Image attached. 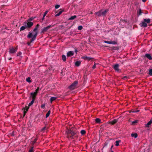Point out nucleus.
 <instances>
[{
    "label": "nucleus",
    "instance_id": "1",
    "mask_svg": "<svg viewBox=\"0 0 152 152\" xmlns=\"http://www.w3.org/2000/svg\"><path fill=\"white\" fill-rule=\"evenodd\" d=\"M39 26V24H37L35 27V28L34 29L33 31L35 32V33L33 35H32V33L31 32H29L28 36L27 37L28 38H30L31 37L32 38L31 40L30 41V42H32L34 41L37 35V30Z\"/></svg>",
    "mask_w": 152,
    "mask_h": 152
},
{
    "label": "nucleus",
    "instance_id": "2",
    "mask_svg": "<svg viewBox=\"0 0 152 152\" xmlns=\"http://www.w3.org/2000/svg\"><path fill=\"white\" fill-rule=\"evenodd\" d=\"M77 133V132H74L71 129H67L66 133L68 139H72L73 138V136L76 134Z\"/></svg>",
    "mask_w": 152,
    "mask_h": 152
},
{
    "label": "nucleus",
    "instance_id": "3",
    "mask_svg": "<svg viewBox=\"0 0 152 152\" xmlns=\"http://www.w3.org/2000/svg\"><path fill=\"white\" fill-rule=\"evenodd\" d=\"M34 24L33 23L29 21L28 20L25 22L24 23V25L27 28H29L31 27Z\"/></svg>",
    "mask_w": 152,
    "mask_h": 152
},
{
    "label": "nucleus",
    "instance_id": "4",
    "mask_svg": "<svg viewBox=\"0 0 152 152\" xmlns=\"http://www.w3.org/2000/svg\"><path fill=\"white\" fill-rule=\"evenodd\" d=\"M77 83V82L75 81L72 83L69 87V88L71 90H73L75 89Z\"/></svg>",
    "mask_w": 152,
    "mask_h": 152
},
{
    "label": "nucleus",
    "instance_id": "5",
    "mask_svg": "<svg viewBox=\"0 0 152 152\" xmlns=\"http://www.w3.org/2000/svg\"><path fill=\"white\" fill-rule=\"evenodd\" d=\"M17 50V48H15L12 47L9 48V52L10 54H13L15 53Z\"/></svg>",
    "mask_w": 152,
    "mask_h": 152
},
{
    "label": "nucleus",
    "instance_id": "6",
    "mask_svg": "<svg viewBox=\"0 0 152 152\" xmlns=\"http://www.w3.org/2000/svg\"><path fill=\"white\" fill-rule=\"evenodd\" d=\"M119 65L118 64H116L114 66L113 68L114 70L116 72H119L120 70L119 69Z\"/></svg>",
    "mask_w": 152,
    "mask_h": 152
},
{
    "label": "nucleus",
    "instance_id": "7",
    "mask_svg": "<svg viewBox=\"0 0 152 152\" xmlns=\"http://www.w3.org/2000/svg\"><path fill=\"white\" fill-rule=\"evenodd\" d=\"M52 26L51 25L49 26L46 27H45L42 29V33H44L46 31L49 29Z\"/></svg>",
    "mask_w": 152,
    "mask_h": 152
},
{
    "label": "nucleus",
    "instance_id": "8",
    "mask_svg": "<svg viewBox=\"0 0 152 152\" xmlns=\"http://www.w3.org/2000/svg\"><path fill=\"white\" fill-rule=\"evenodd\" d=\"M74 54V52L73 51H69L67 54V56L68 57H70L73 56Z\"/></svg>",
    "mask_w": 152,
    "mask_h": 152
},
{
    "label": "nucleus",
    "instance_id": "9",
    "mask_svg": "<svg viewBox=\"0 0 152 152\" xmlns=\"http://www.w3.org/2000/svg\"><path fill=\"white\" fill-rule=\"evenodd\" d=\"M38 89L36 90V92H34V93H32L31 94V95L32 96V98L33 99H35V96L36 95L37 93V91H38Z\"/></svg>",
    "mask_w": 152,
    "mask_h": 152
},
{
    "label": "nucleus",
    "instance_id": "10",
    "mask_svg": "<svg viewBox=\"0 0 152 152\" xmlns=\"http://www.w3.org/2000/svg\"><path fill=\"white\" fill-rule=\"evenodd\" d=\"M145 57L148 58L149 60H151L152 59V57L149 54H145Z\"/></svg>",
    "mask_w": 152,
    "mask_h": 152
},
{
    "label": "nucleus",
    "instance_id": "11",
    "mask_svg": "<svg viewBox=\"0 0 152 152\" xmlns=\"http://www.w3.org/2000/svg\"><path fill=\"white\" fill-rule=\"evenodd\" d=\"M101 11H102V15H104L108 11V10L107 9H106L104 10H102Z\"/></svg>",
    "mask_w": 152,
    "mask_h": 152
},
{
    "label": "nucleus",
    "instance_id": "12",
    "mask_svg": "<svg viewBox=\"0 0 152 152\" xmlns=\"http://www.w3.org/2000/svg\"><path fill=\"white\" fill-rule=\"evenodd\" d=\"M82 58L85 60H90L91 59V58L89 57H87L86 56H83L82 57Z\"/></svg>",
    "mask_w": 152,
    "mask_h": 152
},
{
    "label": "nucleus",
    "instance_id": "13",
    "mask_svg": "<svg viewBox=\"0 0 152 152\" xmlns=\"http://www.w3.org/2000/svg\"><path fill=\"white\" fill-rule=\"evenodd\" d=\"M141 26L142 27H146L147 26V24L144 22H142L141 24Z\"/></svg>",
    "mask_w": 152,
    "mask_h": 152
},
{
    "label": "nucleus",
    "instance_id": "14",
    "mask_svg": "<svg viewBox=\"0 0 152 152\" xmlns=\"http://www.w3.org/2000/svg\"><path fill=\"white\" fill-rule=\"evenodd\" d=\"M117 120L116 119H114L110 122V123L112 125L115 124L117 122Z\"/></svg>",
    "mask_w": 152,
    "mask_h": 152
},
{
    "label": "nucleus",
    "instance_id": "15",
    "mask_svg": "<svg viewBox=\"0 0 152 152\" xmlns=\"http://www.w3.org/2000/svg\"><path fill=\"white\" fill-rule=\"evenodd\" d=\"M57 98V97H56L53 96L51 97L50 99V101L51 103H52L53 101L55 100Z\"/></svg>",
    "mask_w": 152,
    "mask_h": 152
},
{
    "label": "nucleus",
    "instance_id": "16",
    "mask_svg": "<svg viewBox=\"0 0 152 152\" xmlns=\"http://www.w3.org/2000/svg\"><path fill=\"white\" fill-rule=\"evenodd\" d=\"M102 11L100 10V11L95 12V14L96 15H97L99 16H100L101 15H102Z\"/></svg>",
    "mask_w": 152,
    "mask_h": 152
},
{
    "label": "nucleus",
    "instance_id": "17",
    "mask_svg": "<svg viewBox=\"0 0 152 152\" xmlns=\"http://www.w3.org/2000/svg\"><path fill=\"white\" fill-rule=\"evenodd\" d=\"M81 62L80 61H76L75 62V65L77 66H80V64H81Z\"/></svg>",
    "mask_w": 152,
    "mask_h": 152
},
{
    "label": "nucleus",
    "instance_id": "18",
    "mask_svg": "<svg viewBox=\"0 0 152 152\" xmlns=\"http://www.w3.org/2000/svg\"><path fill=\"white\" fill-rule=\"evenodd\" d=\"M132 137L136 138L137 137V133H132L131 134Z\"/></svg>",
    "mask_w": 152,
    "mask_h": 152
},
{
    "label": "nucleus",
    "instance_id": "19",
    "mask_svg": "<svg viewBox=\"0 0 152 152\" xmlns=\"http://www.w3.org/2000/svg\"><path fill=\"white\" fill-rule=\"evenodd\" d=\"M28 107H26L24 108V110L23 111L24 116L25 115L26 113V112L28 111Z\"/></svg>",
    "mask_w": 152,
    "mask_h": 152
},
{
    "label": "nucleus",
    "instance_id": "20",
    "mask_svg": "<svg viewBox=\"0 0 152 152\" xmlns=\"http://www.w3.org/2000/svg\"><path fill=\"white\" fill-rule=\"evenodd\" d=\"M121 142V141L120 140H118V141H116L115 142V145L116 146H118L119 145V143Z\"/></svg>",
    "mask_w": 152,
    "mask_h": 152
},
{
    "label": "nucleus",
    "instance_id": "21",
    "mask_svg": "<svg viewBox=\"0 0 152 152\" xmlns=\"http://www.w3.org/2000/svg\"><path fill=\"white\" fill-rule=\"evenodd\" d=\"M76 17H77L76 15H74V16H72L69 18V20H73L75 18H76Z\"/></svg>",
    "mask_w": 152,
    "mask_h": 152
},
{
    "label": "nucleus",
    "instance_id": "22",
    "mask_svg": "<svg viewBox=\"0 0 152 152\" xmlns=\"http://www.w3.org/2000/svg\"><path fill=\"white\" fill-rule=\"evenodd\" d=\"M96 122L97 123H100L101 120L99 118H96L95 119Z\"/></svg>",
    "mask_w": 152,
    "mask_h": 152
},
{
    "label": "nucleus",
    "instance_id": "23",
    "mask_svg": "<svg viewBox=\"0 0 152 152\" xmlns=\"http://www.w3.org/2000/svg\"><path fill=\"white\" fill-rule=\"evenodd\" d=\"M62 59L64 61H66V56L65 55H63L62 56Z\"/></svg>",
    "mask_w": 152,
    "mask_h": 152
},
{
    "label": "nucleus",
    "instance_id": "24",
    "mask_svg": "<svg viewBox=\"0 0 152 152\" xmlns=\"http://www.w3.org/2000/svg\"><path fill=\"white\" fill-rule=\"evenodd\" d=\"M152 123V121L151 120L147 124H146V126L147 127H148L149 125L151 124Z\"/></svg>",
    "mask_w": 152,
    "mask_h": 152
},
{
    "label": "nucleus",
    "instance_id": "25",
    "mask_svg": "<svg viewBox=\"0 0 152 152\" xmlns=\"http://www.w3.org/2000/svg\"><path fill=\"white\" fill-rule=\"evenodd\" d=\"M144 22H147V23H149L150 22V20L149 19H144Z\"/></svg>",
    "mask_w": 152,
    "mask_h": 152
},
{
    "label": "nucleus",
    "instance_id": "26",
    "mask_svg": "<svg viewBox=\"0 0 152 152\" xmlns=\"http://www.w3.org/2000/svg\"><path fill=\"white\" fill-rule=\"evenodd\" d=\"M34 99H33L31 102L29 104L28 106H31L34 102Z\"/></svg>",
    "mask_w": 152,
    "mask_h": 152
},
{
    "label": "nucleus",
    "instance_id": "27",
    "mask_svg": "<svg viewBox=\"0 0 152 152\" xmlns=\"http://www.w3.org/2000/svg\"><path fill=\"white\" fill-rule=\"evenodd\" d=\"M141 13H142L141 10V9H139L137 11V14L138 15H140Z\"/></svg>",
    "mask_w": 152,
    "mask_h": 152
},
{
    "label": "nucleus",
    "instance_id": "28",
    "mask_svg": "<svg viewBox=\"0 0 152 152\" xmlns=\"http://www.w3.org/2000/svg\"><path fill=\"white\" fill-rule=\"evenodd\" d=\"M50 110H49L48 112V113H47V114L46 115L45 117H46V118H48L49 116V115H50Z\"/></svg>",
    "mask_w": 152,
    "mask_h": 152
},
{
    "label": "nucleus",
    "instance_id": "29",
    "mask_svg": "<svg viewBox=\"0 0 152 152\" xmlns=\"http://www.w3.org/2000/svg\"><path fill=\"white\" fill-rule=\"evenodd\" d=\"M26 28H27V27L24 25V26H22L20 27V30H23Z\"/></svg>",
    "mask_w": 152,
    "mask_h": 152
},
{
    "label": "nucleus",
    "instance_id": "30",
    "mask_svg": "<svg viewBox=\"0 0 152 152\" xmlns=\"http://www.w3.org/2000/svg\"><path fill=\"white\" fill-rule=\"evenodd\" d=\"M117 44V42L115 41H111L110 44L115 45Z\"/></svg>",
    "mask_w": 152,
    "mask_h": 152
},
{
    "label": "nucleus",
    "instance_id": "31",
    "mask_svg": "<svg viewBox=\"0 0 152 152\" xmlns=\"http://www.w3.org/2000/svg\"><path fill=\"white\" fill-rule=\"evenodd\" d=\"M63 11H60L58 13H57V14H56V15L55 16H59L61 14V13H62Z\"/></svg>",
    "mask_w": 152,
    "mask_h": 152
},
{
    "label": "nucleus",
    "instance_id": "32",
    "mask_svg": "<svg viewBox=\"0 0 152 152\" xmlns=\"http://www.w3.org/2000/svg\"><path fill=\"white\" fill-rule=\"evenodd\" d=\"M80 133L82 135H83L85 134L86 131L85 130H82L81 131Z\"/></svg>",
    "mask_w": 152,
    "mask_h": 152
},
{
    "label": "nucleus",
    "instance_id": "33",
    "mask_svg": "<svg viewBox=\"0 0 152 152\" xmlns=\"http://www.w3.org/2000/svg\"><path fill=\"white\" fill-rule=\"evenodd\" d=\"M26 80L27 82L28 83H30L31 82L30 80V78L29 77H27L26 79Z\"/></svg>",
    "mask_w": 152,
    "mask_h": 152
},
{
    "label": "nucleus",
    "instance_id": "34",
    "mask_svg": "<svg viewBox=\"0 0 152 152\" xmlns=\"http://www.w3.org/2000/svg\"><path fill=\"white\" fill-rule=\"evenodd\" d=\"M83 28V26H80L78 27V29L79 30H81Z\"/></svg>",
    "mask_w": 152,
    "mask_h": 152
},
{
    "label": "nucleus",
    "instance_id": "35",
    "mask_svg": "<svg viewBox=\"0 0 152 152\" xmlns=\"http://www.w3.org/2000/svg\"><path fill=\"white\" fill-rule=\"evenodd\" d=\"M149 74L152 75V69H150L149 70Z\"/></svg>",
    "mask_w": 152,
    "mask_h": 152
},
{
    "label": "nucleus",
    "instance_id": "36",
    "mask_svg": "<svg viewBox=\"0 0 152 152\" xmlns=\"http://www.w3.org/2000/svg\"><path fill=\"white\" fill-rule=\"evenodd\" d=\"M34 151L33 147H31V149L29 150V152H33Z\"/></svg>",
    "mask_w": 152,
    "mask_h": 152
},
{
    "label": "nucleus",
    "instance_id": "37",
    "mask_svg": "<svg viewBox=\"0 0 152 152\" xmlns=\"http://www.w3.org/2000/svg\"><path fill=\"white\" fill-rule=\"evenodd\" d=\"M60 6L59 5H56L55 6V8L56 9H58V8Z\"/></svg>",
    "mask_w": 152,
    "mask_h": 152
},
{
    "label": "nucleus",
    "instance_id": "38",
    "mask_svg": "<svg viewBox=\"0 0 152 152\" xmlns=\"http://www.w3.org/2000/svg\"><path fill=\"white\" fill-rule=\"evenodd\" d=\"M97 64H94V65L92 67L93 69H95L96 68V65Z\"/></svg>",
    "mask_w": 152,
    "mask_h": 152
},
{
    "label": "nucleus",
    "instance_id": "39",
    "mask_svg": "<svg viewBox=\"0 0 152 152\" xmlns=\"http://www.w3.org/2000/svg\"><path fill=\"white\" fill-rule=\"evenodd\" d=\"M48 12V11H46L44 13V15H44V17H45L46 16V15L47 14Z\"/></svg>",
    "mask_w": 152,
    "mask_h": 152
},
{
    "label": "nucleus",
    "instance_id": "40",
    "mask_svg": "<svg viewBox=\"0 0 152 152\" xmlns=\"http://www.w3.org/2000/svg\"><path fill=\"white\" fill-rule=\"evenodd\" d=\"M137 121L135 120V121H132V124H134L135 123H137Z\"/></svg>",
    "mask_w": 152,
    "mask_h": 152
},
{
    "label": "nucleus",
    "instance_id": "41",
    "mask_svg": "<svg viewBox=\"0 0 152 152\" xmlns=\"http://www.w3.org/2000/svg\"><path fill=\"white\" fill-rule=\"evenodd\" d=\"M104 42L106 43H107L109 44H110V41H104Z\"/></svg>",
    "mask_w": 152,
    "mask_h": 152
},
{
    "label": "nucleus",
    "instance_id": "42",
    "mask_svg": "<svg viewBox=\"0 0 152 152\" xmlns=\"http://www.w3.org/2000/svg\"><path fill=\"white\" fill-rule=\"evenodd\" d=\"M45 104H43L41 105V108L43 109H44L45 108Z\"/></svg>",
    "mask_w": 152,
    "mask_h": 152
},
{
    "label": "nucleus",
    "instance_id": "43",
    "mask_svg": "<svg viewBox=\"0 0 152 152\" xmlns=\"http://www.w3.org/2000/svg\"><path fill=\"white\" fill-rule=\"evenodd\" d=\"M128 78V77L127 76H124L123 77L122 79L124 80H125Z\"/></svg>",
    "mask_w": 152,
    "mask_h": 152
},
{
    "label": "nucleus",
    "instance_id": "44",
    "mask_svg": "<svg viewBox=\"0 0 152 152\" xmlns=\"http://www.w3.org/2000/svg\"><path fill=\"white\" fill-rule=\"evenodd\" d=\"M139 111V110H138L137 111H132V113H137V112H138Z\"/></svg>",
    "mask_w": 152,
    "mask_h": 152
},
{
    "label": "nucleus",
    "instance_id": "45",
    "mask_svg": "<svg viewBox=\"0 0 152 152\" xmlns=\"http://www.w3.org/2000/svg\"><path fill=\"white\" fill-rule=\"evenodd\" d=\"M45 129H46V127H44L41 130H42V131H43V130H45Z\"/></svg>",
    "mask_w": 152,
    "mask_h": 152
},
{
    "label": "nucleus",
    "instance_id": "46",
    "mask_svg": "<svg viewBox=\"0 0 152 152\" xmlns=\"http://www.w3.org/2000/svg\"><path fill=\"white\" fill-rule=\"evenodd\" d=\"M33 18H30L29 19V20H33Z\"/></svg>",
    "mask_w": 152,
    "mask_h": 152
},
{
    "label": "nucleus",
    "instance_id": "47",
    "mask_svg": "<svg viewBox=\"0 0 152 152\" xmlns=\"http://www.w3.org/2000/svg\"><path fill=\"white\" fill-rule=\"evenodd\" d=\"M45 17H44V15L43 16V18H42V20H43L44 19V18H45Z\"/></svg>",
    "mask_w": 152,
    "mask_h": 152
},
{
    "label": "nucleus",
    "instance_id": "48",
    "mask_svg": "<svg viewBox=\"0 0 152 152\" xmlns=\"http://www.w3.org/2000/svg\"><path fill=\"white\" fill-rule=\"evenodd\" d=\"M142 1L143 2H145L146 1V0H142Z\"/></svg>",
    "mask_w": 152,
    "mask_h": 152
},
{
    "label": "nucleus",
    "instance_id": "49",
    "mask_svg": "<svg viewBox=\"0 0 152 152\" xmlns=\"http://www.w3.org/2000/svg\"><path fill=\"white\" fill-rule=\"evenodd\" d=\"M18 54L19 55H20L21 54V52H19Z\"/></svg>",
    "mask_w": 152,
    "mask_h": 152
},
{
    "label": "nucleus",
    "instance_id": "50",
    "mask_svg": "<svg viewBox=\"0 0 152 152\" xmlns=\"http://www.w3.org/2000/svg\"><path fill=\"white\" fill-rule=\"evenodd\" d=\"M37 140V139H35V141L34 142V143L35 142H36Z\"/></svg>",
    "mask_w": 152,
    "mask_h": 152
},
{
    "label": "nucleus",
    "instance_id": "51",
    "mask_svg": "<svg viewBox=\"0 0 152 152\" xmlns=\"http://www.w3.org/2000/svg\"><path fill=\"white\" fill-rule=\"evenodd\" d=\"M9 60H10L12 59V58H8Z\"/></svg>",
    "mask_w": 152,
    "mask_h": 152
},
{
    "label": "nucleus",
    "instance_id": "52",
    "mask_svg": "<svg viewBox=\"0 0 152 152\" xmlns=\"http://www.w3.org/2000/svg\"><path fill=\"white\" fill-rule=\"evenodd\" d=\"M75 51L76 52H77V51L76 50Z\"/></svg>",
    "mask_w": 152,
    "mask_h": 152
},
{
    "label": "nucleus",
    "instance_id": "53",
    "mask_svg": "<svg viewBox=\"0 0 152 152\" xmlns=\"http://www.w3.org/2000/svg\"><path fill=\"white\" fill-rule=\"evenodd\" d=\"M111 152H113V151H112Z\"/></svg>",
    "mask_w": 152,
    "mask_h": 152
}]
</instances>
